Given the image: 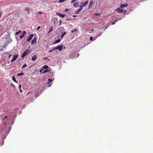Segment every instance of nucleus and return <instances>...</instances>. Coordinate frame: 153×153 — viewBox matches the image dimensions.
<instances>
[{
  "label": "nucleus",
  "mask_w": 153,
  "mask_h": 153,
  "mask_svg": "<svg viewBox=\"0 0 153 153\" xmlns=\"http://www.w3.org/2000/svg\"><path fill=\"white\" fill-rule=\"evenodd\" d=\"M30 51L29 50H27L22 54V57L24 58L27 54L30 53Z\"/></svg>",
  "instance_id": "1"
},
{
  "label": "nucleus",
  "mask_w": 153,
  "mask_h": 153,
  "mask_svg": "<svg viewBox=\"0 0 153 153\" xmlns=\"http://www.w3.org/2000/svg\"><path fill=\"white\" fill-rule=\"evenodd\" d=\"M88 1H87L84 3H83L81 5L79 6V7L80 8H81L82 10L83 8V7H85L86 5L88 4Z\"/></svg>",
  "instance_id": "2"
},
{
  "label": "nucleus",
  "mask_w": 153,
  "mask_h": 153,
  "mask_svg": "<svg viewBox=\"0 0 153 153\" xmlns=\"http://www.w3.org/2000/svg\"><path fill=\"white\" fill-rule=\"evenodd\" d=\"M63 46V45L61 46H58L57 47H55V48H56V50L58 49L59 51H61L62 49Z\"/></svg>",
  "instance_id": "3"
},
{
  "label": "nucleus",
  "mask_w": 153,
  "mask_h": 153,
  "mask_svg": "<svg viewBox=\"0 0 153 153\" xmlns=\"http://www.w3.org/2000/svg\"><path fill=\"white\" fill-rule=\"evenodd\" d=\"M26 33L25 31H23L22 32V34L21 35H20V36L19 37L21 39H22L23 38V37L25 36L26 34Z\"/></svg>",
  "instance_id": "4"
},
{
  "label": "nucleus",
  "mask_w": 153,
  "mask_h": 153,
  "mask_svg": "<svg viewBox=\"0 0 153 153\" xmlns=\"http://www.w3.org/2000/svg\"><path fill=\"white\" fill-rule=\"evenodd\" d=\"M18 55H15L13 56V58L12 59V60L11 61V62H12L14 61H15L18 57Z\"/></svg>",
  "instance_id": "5"
},
{
  "label": "nucleus",
  "mask_w": 153,
  "mask_h": 153,
  "mask_svg": "<svg viewBox=\"0 0 153 153\" xmlns=\"http://www.w3.org/2000/svg\"><path fill=\"white\" fill-rule=\"evenodd\" d=\"M56 14H57L59 17H61L62 18H64L65 16V14H62L61 13H56Z\"/></svg>",
  "instance_id": "6"
},
{
  "label": "nucleus",
  "mask_w": 153,
  "mask_h": 153,
  "mask_svg": "<svg viewBox=\"0 0 153 153\" xmlns=\"http://www.w3.org/2000/svg\"><path fill=\"white\" fill-rule=\"evenodd\" d=\"M33 36V34H31L30 36L28 37V38L27 39V41L29 42L31 39H32V38Z\"/></svg>",
  "instance_id": "7"
},
{
  "label": "nucleus",
  "mask_w": 153,
  "mask_h": 153,
  "mask_svg": "<svg viewBox=\"0 0 153 153\" xmlns=\"http://www.w3.org/2000/svg\"><path fill=\"white\" fill-rule=\"evenodd\" d=\"M115 10H117V12L118 13H122L123 12V9H120L119 8H118Z\"/></svg>",
  "instance_id": "8"
},
{
  "label": "nucleus",
  "mask_w": 153,
  "mask_h": 153,
  "mask_svg": "<svg viewBox=\"0 0 153 153\" xmlns=\"http://www.w3.org/2000/svg\"><path fill=\"white\" fill-rule=\"evenodd\" d=\"M79 3V2H76L74 3L73 5L75 7H77L78 6Z\"/></svg>",
  "instance_id": "9"
},
{
  "label": "nucleus",
  "mask_w": 153,
  "mask_h": 153,
  "mask_svg": "<svg viewBox=\"0 0 153 153\" xmlns=\"http://www.w3.org/2000/svg\"><path fill=\"white\" fill-rule=\"evenodd\" d=\"M128 4H122L120 6V7L121 8H123V7L127 6Z\"/></svg>",
  "instance_id": "10"
},
{
  "label": "nucleus",
  "mask_w": 153,
  "mask_h": 153,
  "mask_svg": "<svg viewBox=\"0 0 153 153\" xmlns=\"http://www.w3.org/2000/svg\"><path fill=\"white\" fill-rule=\"evenodd\" d=\"M94 4V2L93 1H91L90 2V4H89L88 8H91L92 7V6Z\"/></svg>",
  "instance_id": "11"
},
{
  "label": "nucleus",
  "mask_w": 153,
  "mask_h": 153,
  "mask_svg": "<svg viewBox=\"0 0 153 153\" xmlns=\"http://www.w3.org/2000/svg\"><path fill=\"white\" fill-rule=\"evenodd\" d=\"M25 11L26 12H27V13H29L30 12V9L28 7H26L25 9Z\"/></svg>",
  "instance_id": "12"
},
{
  "label": "nucleus",
  "mask_w": 153,
  "mask_h": 153,
  "mask_svg": "<svg viewBox=\"0 0 153 153\" xmlns=\"http://www.w3.org/2000/svg\"><path fill=\"white\" fill-rule=\"evenodd\" d=\"M37 39L36 38H34L31 41V45H32L33 43L36 42Z\"/></svg>",
  "instance_id": "13"
},
{
  "label": "nucleus",
  "mask_w": 153,
  "mask_h": 153,
  "mask_svg": "<svg viewBox=\"0 0 153 153\" xmlns=\"http://www.w3.org/2000/svg\"><path fill=\"white\" fill-rule=\"evenodd\" d=\"M36 55H35L33 56L32 58V60L33 61H35L36 60Z\"/></svg>",
  "instance_id": "14"
},
{
  "label": "nucleus",
  "mask_w": 153,
  "mask_h": 153,
  "mask_svg": "<svg viewBox=\"0 0 153 153\" xmlns=\"http://www.w3.org/2000/svg\"><path fill=\"white\" fill-rule=\"evenodd\" d=\"M12 79L13 81L16 83H17V81L16 80L14 76H13L12 77Z\"/></svg>",
  "instance_id": "15"
},
{
  "label": "nucleus",
  "mask_w": 153,
  "mask_h": 153,
  "mask_svg": "<svg viewBox=\"0 0 153 153\" xmlns=\"http://www.w3.org/2000/svg\"><path fill=\"white\" fill-rule=\"evenodd\" d=\"M49 68V67L46 65H45L43 66V68L44 69H47Z\"/></svg>",
  "instance_id": "16"
},
{
  "label": "nucleus",
  "mask_w": 153,
  "mask_h": 153,
  "mask_svg": "<svg viewBox=\"0 0 153 153\" xmlns=\"http://www.w3.org/2000/svg\"><path fill=\"white\" fill-rule=\"evenodd\" d=\"M82 10V9L80 8V9H79L78 10H77V11L76 12V13H75L76 14H78L79 13V12H80Z\"/></svg>",
  "instance_id": "17"
},
{
  "label": "nucleus",
  "mask_w": 153,
  "mask_h": 153,
  "mask_svg": "<svg viewBox=\"0 0 153 153\" xmlns=\"http://www.w3.org/2000/svg\"><path fill=\"white\" fill-rule=\"evenodd\" d=\"M67 33L66 32H64L61 35V37L62 38H63V37L66 35V34Z\"/></svg>",
  "instance_id": "18"
},
{
  "label": "nucleus",
  "mask_w": 153,
  "mask_h": 153,
  "mask_svg": "<svg viewBox=\"0 0 153 153\" xmlns=\"http://www.w3.org/2000/svg\"><path fill=\"white\" fill-rule=\"evenodd\" d=\"M60 39H59L54 42V43H59L60 42Z\"/></svg>",
  "instance_id": "19"
},
{
  "label": "nucleus",
  "mask_w": 153,
  "mask_h": 153,
  "mask_svg": "<svg viewBox=\"0 0 153 153\" xmlns=\"http://www.w3.org/2000/svg\"><path fill=\"white\" fill-rule=\"evenodd\" d=\"M21 32V31L19 30L18 32H16L15 33V34L16 35H17L19 34Z\"/></svg>",
  "instance_id": "20"
},
{
  "label": "nucleus",
  "mask_w": 153,
  "mask_h": 153,
  "mask_svg": "<svg viewBox=\"0 0 153 153\" xmlns=\"http://www.w3.org/2000/svg\"><path fill=\"white\" fill-rule=\"evenodd\" d=\"M50 70L47 69L46 70H44L42 72V73H45L47 72H48V71H50Z\"/></svg>",
  "instance_id": "21"
},
{
  "label": "nucleus",
  "mask_w": 153,
  "mask_h": 153,
  "mask_svg": "<svg viewBox=\"0 0 153 153\" xmlns=\"http://www.w3.org/2000/svg\"><path fill=\"white\" fill-rule=\"evenodd\" d=\"M56 48H54L52 50H50L49 51V53H51L52 52V51H54L55 50H56Z\"/></svg>",
  "instance_id": "22"
},
{
  "label": "nucleus",
  "mask_w": 153,
  "mask_h": 153,
  "mask_svg": "<svg viewBox=\"0 0 153 153\" xmlns=\"http://www.w3.org/2000/svg\"><path fill=\"white\" fill-rule=\"evenodd\" d=\"M8 44V43L7 42L5 43L3 47H2V48H3L4 47H5L7 46Z\"/></svg>",
  "instance_id": "23"
},
{
  "label": "nucleus",
  "mask_w": 153,
  "mask_h": 153,
  "mask_svg": "<svg viewBox=\"0 0 153 153\" xmlns=\"http://www.w3.org/2000/svg\"><path fill=\"white\" fill-rule=\"evenodd\" d=\"M53 79L52 80L51 79H48V83H50L51 81H52Z\"/></svg>",
  "instance_id": "24"
},
{
  "label": "nucleus",
  "mask_w": 153,
  "mask_h": 153,
  "mask_svg": "<svg viewBox=\"0 0 153 153\" xmlns=\"http://www.w3.org/2000/svg\"><path fill=\"white\" fill-rule=\"evenodd\" d=\"M23 74H24V73H19V74H18V76H21V75H23Z\"/></svg>",
  "instance_id": "25"
},
{
  "label": "nucleus",
  "mask_w": 153,
  "mask_h": 153,
  "mask_svg": "<svg viewBox=\"0 0 153 153\" xmlns=\"http://www.w3.org/2000/svg\"><path fill=\"white\" fill-rule=\"evenodd\" d=\"M53 27L52 26H51L50 27V29L49 31H51L53 30Z\"/></svg>",
  "instance_id": "26"
},
{
  "label": "nucleus",
  "mask_w": 153,
  "mask_h": 153,
  "mask_svg": "<svg viewBox=\"0 0 153 153\" xmlns=\"http://www.w3.org/2000/svg\"><path fill=\"white\" fill-rule=\"evenodd\" d=\"M27 66V64H25L22 67V68H25Z\"/></svg>",
  "instance_id": "27"
},
{
  "label": "nucleus",
  "mask_w": 153,
  "mask_h": 153,
  "mask_svg": "<svg viewBox=\"0 0 153 153\" xmlns=\"http://www.w3.org/2000/svg\"><path fill=\"white\" fill-rule=\"evenodd\" d=\"M100 13H95V14H94V15H96V16H99V15H100Z\"/></svg>",
  "instance_id": "28"
},
{
  "label": "nucleus",
  "mask_w": 153,
  "mask_h": 153,
  "mask_svg": "<svg viewBox=\"0 0 153 153\" xmlns=\"http://www.w3.org/2000/svg\"><path fill=\"white\" fill-rule=\"evenodd\" d=\"M75 1H76L75 0H72L71 1V3H73Z\"/></svg>",
  "instance_id": "29"
},
{
  "label": "nucleus",
  "mask_w": 153,
  "mask_h": 153,
  "mask_svg": "<svg viewBox=\"0 0 153 153\" xmlns=\"http://www.w3.org/2000/svg\"><path fill=\"white\" fill-rule=\"evenodd\" d=\"M93 39V37L92 36H91L90 37V40H92V39Z\"/></svg>",
  "instance_id": "30"
},
{
  "label": "nucleus",
  "mask_w": 153,
  "mask_h": 153,
  "mask_svg": "<svg viewBox=\"0 0 153 153\" xmlns=\"http://www.w3.org/2000/svg\"><path fill=\"white\" fill-rule=\"evenodd\" d=\"M41 27L40 26H39L37 27V30H38Z\"/></svg>",
  "instance_id": "31"
},
{
  "label": "nucleus",
  "mask_w": 153,
  "mask_h": 153,
  "mask_svg": "<svg viewBox=\"0 0 153 153\" xmlns=\"http://www.w3.org/2000/svg\"><path fill=\"white\" fill-rule=\"evenodd\" d=\"M39 14H42V12L41 11L39 12L38 13Z\"/></svg>",
  "instance_id": "32"
},
{
  "label": "nucleus",
  "mask_w": 153,
  "mask_h": 153,
  "mask_svg": "<svg viewBox=\"0 0 153 153\" xmlns=\"http://www.w3.org/2000/svg\"><path fill=\"white\" fill-rule=\"evenodd\" d=\"M19 89H21V85H20L19 86Z\"/></svg>",
  "instance_id": "33"
},
{
  "label": "nucleus",
  "mask_w": 153,
  "mask_h": 153,
  "mask_svg": "<svg viewBox=\"0 0 153 153\" xmlns=\"http://www.w3.org/2000/svg\"><path fill=\"white\" fill-rule=\"evenodd\" d=\"M43 69H41L40 70V73H42V71H43Z\"/></svg>",
  "instance_id": "34"
},
{
  "label": "nucleus",
  "mask_w": 153,
  "mask_h": 153,
  "mask_svg": "<svg viewBox=\"0 0 153 153\" xmlns=\"http://www.w3.org/2000/svg\"><path fill=\"white\" fill-rule=\"evenodd\" d=\"M68 9H66L65 10V12H67V11H68Z\"/></svg>",
  "instance_id": "35"
},
{
  "label": "nucleus",
  "mask_w": 153,
  "mask_h": 153,
  "mask_svg": "<svg viewBox=\"0 0 153 153\" xmlns=\"http://www.w3.org/2000/svg\"><path fill=\"white\" fill-rule=\"evenodd\" d=\"M7 117V116H5V117L3 119H2V120H4V119H5Z\"/></svg>",
  "instance_id": "36"
},
{
  "label": "nucleus",
  "mask_w": 153,
  "mask_h": 153,
  "mask_svg": "<svg viewBox=\"0 0 153 153\" xmlns=\"http://www.w3.org/2000/svg\"><path fill=\"white\" fill-rule=\"evenodd\" d=\"M62 21H60L59 22V25H61Z\"/></svg>",
  "instance_id": "37"
},
{
  "label": "nucleus",
  "mask_w": 153,
  "mask_h": 153,
  "mask_svg": "<svg viewBox=\"0 0 153 153\" xmlns=\"http://www.w3.org/2000/svg\"><path fill=\"white\" fill-rule=\"evenodd\" d=\"M115 22H113L112 23V25H114L115 24Z\"/></svg>",
  "instance_id": "38"
},
{
  "label": "nucleus",
  "mask_w": 153,
  "mask_h": 153,
  "mask_svg": "<svg viewBox=\"0 0 153 153\" xmlns=\"http://www.w3.org/2000/svg\"><path fill=\"white\" fill-rule=\"evenodd\" d=\"M76 30H77V29L76 28H75L73 30L74 31H74H76Z\"/></svg>",
  "instance_id": "39"
},
{
  "label": "nucleus",
  "mask_w": 153,
  "mask_h": 153,
  "mask_svg": "<svg viewBox=\"0 0 153 153\" xmlns=\"http://www.w3.org/2000/svg\"><path fill=\"white\" fill-rule=\"evenodd\" d=\"M76 15H73V17H76Z\"/></svg>",
  "instance_id": "40"
},
{
  "label": "nucleus",
  "mask_w": 153,
  "mask_h": 153,
  "mask_svg": "<svg viewBox=\"0 0 153 153\" xmlns=\"http://www.w3.org/2000/svg\"><path fill=\"white\" fill-rule=\"evenodd\" d=\"M11 85H12V86L13 87H15L14 85L13 84H11Z\"/></svg>",
  "instance_id": "41"
},
{
  "label": "nucleus",
  "mask_w": 153,
  "mask_h": 153,
  "mask_svg": "<svg viewBox=\"0 0 153 153\" xmlns=\"http://www.w3.org/2000/svg\"><path fill=\"white\" fill-rule=\"evenodd\" d=\"M127 11L126 10H125L124 11V13H125Z\"/></svg>",
  "instance_id": "42"
},
{
  "label": "nucleus",
  "mask_w": 153,
  "mask_h": 153,
  "mask_svg": "<svg viewBox=\"0 0 153 153\" xmlns=\"http://www.w3.org/2000/svg\"><path fill=\"white\" fill-rule=\"evenodd\" d=\"M11 56V54H10V55H9V58H10Z\"/></svg>",
  "instance_id": "43"
},
{
  "label": "nucleus",
  "mask_w": 153,
  "mask_h": 153,
  "mask_svg": "<svg viewBox=\"0 0 153 153\" xmlns=\"http://www.w3.org/2000/svg\"><path fill=\"white\" fill-rule=\"evenodd\" d=\"M20 92H22V90H21V89H20Z\"/></svg>",
  "instance_id": "44"
},
{
  "label": "nucleus",
  "mask_w": 153,
  "mask_h": 153,
  "mask_svg": "<svg viewBox=\"0 0 153 153\" xmlns=\"http://www.w3.org/2000/svg\"><path fill=\"white\" fill-rule=\"evenodd\" d=\"M71 32L72 33H73V32H74V30H72V31H71Z\"/></svg>",
  "instance_id": "45"
},
{
  "label": "nucleus",
  "mask_w": 153,
  "mask_h": 153,
  "mask_svg": "<svg viewBox=\"0 0 153 153\" xmlns=\"http://www.w3.org/2000/svg\"><path fill=\"white\" fill-rule=\"evenodd\" d=\"M117 21H118V20H116V21H115V22H117Z\"/></svg>",
  "instance_id": "46"
},
{
  "label": "nucleus",
  "mask_w": 153,
  "mask_h": 153,
  "mask_svg": "<svg viewBox=\"0 0 153 153\" xmlns=\"http://www.w3.org/2000/svg\"><path fill=\"white\" fill-rule=\"evenodd\" d=\"M51 31H50L49 30L48 31V33H50Z\"/></svg>",
  "instance_id": "47"
},
{
  "label": "nucleus",
  "mask_w": 153,
  "mask_h": 153,
  "mask_svg": "<svg viewBox=\"0 0 153 153\" xmlns=\"http://www.w3.org/2000/svg\"><path fill=\"white\" fill-rule=\"evenodd\" d=\"M76 1L77 0H75Z\"/></svg>",
  "instance_id": "48"
}]
</instances>
